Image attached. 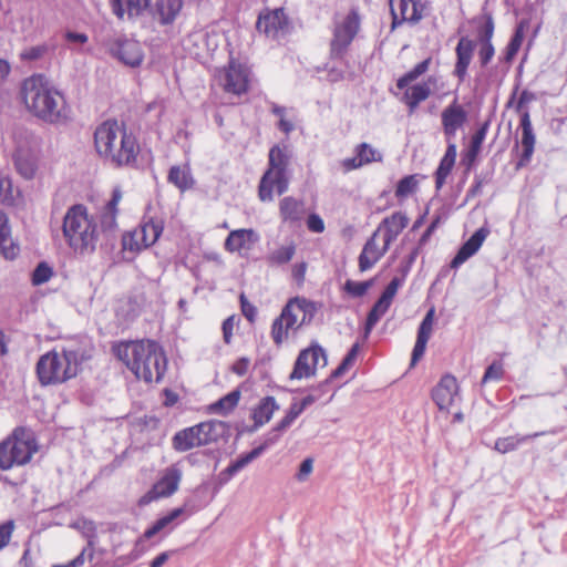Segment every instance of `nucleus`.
Listing matches in <instances>:
<instances>
[{"label": "nucleus", "instance_id": "f257e3e1", "mask_svg": "<svg viewBox=\"0 0 567 567\" xmlns=\"http://www.w3.org/2000/svg\"><path fill=\"white\" fill-rule=\"evenodd\" d=\"M94 150L100 159L113 168L133 167L137 162L140 145L123 123L107 120L94 131Z\"/></svg>", "mask_w": 567, "mask_h": 567}, {"label": "nucleus", "instance_id": "f03ea898", "mask_svg": "<svg viewBox=\"0 0 567 567\" xmlns=\"http://www.w3.org/2000/svg\"><path fill=\"white\" fill-rule=\"evenodd\" d=\"M113 351L137 379L147 383L159 382L167 368L162 347L152 340L125 341L113 347Z\"/></svg>", "mask_w": 567, "mask_h": 567}, {"label": "nucleus", "instance_id": "7ed1b4c3", "mask_svg": "<svg viewBox=\"0 0 567 567\" xmlns=\"http://www.w3.org/2000/svg\"><path fill=\"white\" fill-rule=\"evenodd\" d=\"M21 96L27 109L48 123H61L68 117L64 96L42 74L22 82Z\"/></svg>", "mask_w": 567, "mask_h": 567}, {"label": "nucleus", "instance_id": "20e7f679", "mask_svg": "<svg viewBox=\"0 0 567 567\" xmlns=\"http://www.w3.org/2000/svg\"><path fill=\"white\" fill-rule=\"evenodd\" d=\"M62 234L66 245L75 255H91L96 249L97 225L82 204L68 208L63 217Z\"/></svg>", "mask_w": 567, "mask_h": 567}, {"label": "nucleus", "instance_id": "39448f33", "mask_svg": "<svg viewBox=\"0 0 567 567\" xmlns=\"http://www.w3.org/2000/svg\"><path fill=\"white\" fill-rule=\"evenodd\" d=\"M84 357L78 349L63 348L61 352L53 350L40 357L37 374L42 385L59 384L74 378L80 370Z\"/></svg>", "mask_w": 567, "mask_h": 567}, {"label": "nucleus", "instance_id": "423d86ee", "mask_svg": "<svg viewBox=\"0 0 567 567\" xmlns=\"http://www.w3.org/2000/svg\"><path fill=\"white\" fill-rule=\"evenodd\" d=\"M39 445L34 432L30 427L18 426L0 442V470L9 471L14 466H23L31 462Z\"/></svg>", "mask_w": 567, "mask_h": 567}, {"label": "nucleus", "instance_id": "0eeeda50", "mask_svg": "<svg viewBox=\"0 0 567 567\" xmlns=\"http://www.w3.org/2000/svg\"><path fill=\"white\" fill-rule=\"evenodd\" d=\"M291 158V152L288 146L275 145L269 151V167L262 175L258 195L261 202L274 200V192L278 195L288 189L289 175L288 166Z\"/></svg>", "mask_w": 567, "mask_h": 567}, {"label": "nucleus", "instance_id": "6e6552de", "mask_svg": "<svg viewBox=\"0 0 567 567\" xmlns=\"http://www.w3.org/2000/svg\"><path fill=\"white\" fill-rule=\"evenodd\" d=\"M316 312V303L306 298L296 297L289 300L272 323L271 337L275 343L281 344L288 338L289 331L310 323Z\"/></svg>", "mask_w": 567, "mask_h": 567}, {"label": "nucleus", "instance_id": "1a4fd4ad", "mask_svg": "<svg viewBox=\"0 0 567 567\" xmlns=\"http://www.w3.org/2000/svg\"><path fill=\"white\" fill-rule=\"evenodd\" d=\"M14 151L12 162L17 173L24 179L34 178L41 153V141L27 130H18L14 133Z\"/></svg>", "mask_w": 567, "mask_h": 567}, {"label": "nucleus", "instance_id": "9d476101", "mask_svg": "<svg viewBox=\"0 0 567 567\" xmlns=\"http://www.w3.org/2000/svg\"><path fill=\"white\" fill-rule=\"evenodd\" d=\"M361 28V18L357 9L344 16H336L332 23L330 40V58L343 59Z\"/></svg>", "mask_w": 567, "mask_h": 567}, {"label": "nucleus", "instance_id": "9b49d317", "mask_svg": "<svg viewBox=\"0 0 567 567\" xmlns=\"http://www.w3.org/2000/svg\"><path fill=\"white\" fill-rule=\"evenodd\" d=\"M106 49L113 59L133 69L141 66L145 58L143 44L126 34H117L110 39Z\"/></svg>", "mask_w": 567, "mask_h": 567}, {"label": "nucleus", "instance_id": "f8f14e48", "mask_svg": "<svg viewBox=\"0 0 567 567\" xmlns=\"http://www.w3.org/2000/svg\"><path fill=\"white\" fill-rule=\"evenodd\" d=\"M216 423L203 422L184 429L173 436V447L178 452H186L197 446L206 445L214 441Z\"/></svg>", "mask_w": 567, "mask_h": 567}, {"label": "nucleus", "instance_id": "ddd939ff", "mask_svg": "<svg viewBox=\"0 0 567 567\" xmlns=\"http://www.w3.org/2000/svg\"><path fill=\"white\" fill-rule=\"evenodd\" d=\"M328 363L327 354L319 344L302 350L293 365L289 375L290 380L308 379L316 374L318 367H326Z\"/></svg>", "mask_w": 567, "mask_h": 567}, {"label": "nucleus", "instance_id": "4468645a", "mask_svg": "<svg viewBox=\"0 0 567 567\" xmlns=\"http://www.w3.org/2000/svg\"><path fill=\"white\" fill-rule=\"evenodd\" d=\"M249 80V68L235 60H230L228 66L219 73V82L224 90L235 95H241L247 92Z\"/></svg>", "mask_w": 567, "mask_h": 567}, {"label": "nucleus", "instance_id": "2eb2a0df", "mask_svg": "<svg viewBox=\"0 0 567 567\" xmlns=\"http://www.w3.org/2000/svg\"><path fill=\"white\" fill-rule=\"evenodd\" d=\"M183 477V472L178 465L173 464L166 467L158 481L152 488L143 496L144 503H150L155 499L169 497L175 494L179 487Z\"/></svg>", "mask_w": 567, "mask_h": 567}, {"label": "nucleus", "instance_id": "dca6fc26", "mask_svg": "<svg viewBox=\"0 0 567 567\" xmlns=\"http://www.w3.org/2000/svg\"><path fill=\"white\" fill-rule=\"evenodd\" d=\"M288 27V18L281 8L261 11L256 22L257 31L272 40H278L286 35Z\"/></svg>", "mask_w": 567, "mask_h": 567}, {"label": "nucleus", "instance_id": "f3484780", "mask_svg": "<svg viewBox=\"0 0 567 567\" xmlns=\"http://www.w3.org/2000/svg\"><path fill=\"white\" fill-rule=\"evenodd\" d=\"M404 278L394 277L368 313L364 336L368 337L378 321L389 310L399 288L403 285Z\"/></svg>", "mask_w": 567, "mask_h": 567}, {"label": "nucleus", "instance_id": "a211bd4d", "mask_svg": "<svg viewBox=\"0 0 567 567\" xmlns=\"http://www.w3.org/2000/svg\"><path fill=\"white\" fill-rule=\"evenodd\" d=\"M164 229V220L159 217H150L131 235L128 248L142 250L154 245Z\"/></svg>", "mask_w": 567, "mask_h": 567}, {"label": "nucleus", "instance_id": "6ab92c4d", "mask_svg": "<svg viewBox=\"0 0 567 567\" xmlns=\"http://www.w3.org/2000/svg\"><path fill=\"white\" fill-rule=\"evenodd\" d=\"M392 29L403 22L416 23L423 17V7L416 0H389Z\"/></svg>", "mask_w": 567, "mask_h": 567}, {"label": "nucleus", "instance_id": "aec40b11", "mask_svg": "<svg viewBox=\"0 0 567 567\" xmlns=\"http://www.w3.org/2000/svg\"><path fill=\"white\" fill-rule=\"evenodd\" d=\"M458 395V384L451 374L441 378L432 391V399L441 411L449 412Z\"/></svg>", "mask_w": 567, "mask_h": 567}, {"label": "nucleus", "instance_id": "412c9836", "mask_svg": "<svg viewBox=\"0 0 567 567\" xmlns=\"http://www.w3.org/2000/svg\"><path fill=\"white\" fill-rule=\"evenodd\" d=\"M522 131L520 137V154L516 164L517 168L527 166L533 157L536 144V135L532 125V120L528 111L522 112V118L519 123Z\"/></svg>", "mask_w": 567, "mask_h": 567}, {"label": "nucleus", "instance_id": "4be33fe9", "mask_svg": "<svg viewBox=\"0 0 567 567\" xmlns=\"http://www.w3.org/2000/svg\"><path fill=\"white\" fill-rule=\"evenodd\" d=\"M152 0H109L112 13L121 21H135L150 9Z\"/></svg>", "mask_w": 567, "mask_h": 567}, {"label": "nucleus", "instance_id": "5701e85b", "mask_svg": "<svg viewBox=\"0 0 567 567\" xmlns=\"http://www.w3.org/2000/svg\"><path fill=\"white\" fill-rule=\"evenodd\" d=\"M441 120L446 141H451L455 137L457 130L466 123L467 113L455 100L442 111Z\"/></svg>", "mask_w": 567, "mask_h": 567}, {"label": "nucleus", "instance_id": "b1692460", "mask_svg": "<svg viewBox=\"0 0 567 567\" xmlns=\"http://www.w3.org/2000/svg\"><path fill=\"white\" fill-rule=\"evenodd\" d=\"M378 237V233H373L363 246L358 260L359 270L361 272L371 269L383 257L390 247L385 241H383V245L380 247L377 243Z\"/></svg>", "mask_w": 567, "mask_h": 567}, {"label": "nucleus", "instance_id": "393cba45", "mask_svg": "<svg viewBox=\"0 0 567 567\" xmlns=\"http://www.w3.org/2000/svg\"><path fill=\"white\" fill-rule=\"evenodd\" d=\"M408 224V216L402 212H395L384 218L374 233H378L379 236L382 235V240L386 245H391Z\"/></svg>", "mask_w": 567, "mask_h": 567}, {"label": "nucleus", "instance_id": "a878e982", "mask_svg": "<svg viewBox=\"0 0 567 567\" xmlns=\"http://www.w3.org/2000/svg\"><path fill=\"white\" fill-rule=\"evenodd\" d=\"M434 315L435 310L434 308H431L419 327L416 341L412 351L411 365L416 364L425 352L427 341L433 332Z\"/></svg>", "mask_w": 567, "mask_h": 567}, {"label": "nucleus", "instance_id": "bb28decb", "mask_svg": "<svg viewBox=\"0 0 567 567\" xmlns=\"http://www.w3.org/2000/svg\"><path fill=\"white\" fill-rule=\"evenodd\" d=\"M259 241V235L251 228L236 229L229 233L225 240V249L230 252L249 250Z\"/></svg>", "mask_w": 567, "mask_h": 567}, {"label": "nucleus", "instance_id": "cd10ccee", "mask_svg": "<svg viewBox=\"0 0 567 567\" xmlns=\"http://www.w3.org/2000/svg\"><path fill=\"white\" fill-rule=\"evenodd\" d=\"M487 228H478L460 248L453 260L451 261L452 268H457L464 264L470 257L475 255L488 236Z\"/></svg>", "mask_w": 567, "mask_h": 567}, {"label": "nucleus", "instance_id": "c85d7f7f", "mask_svg": "<svg viewBox=\"0 0 567 567\" xmlns=\"http://www.w3.org/2000/svg\"><path fill=\"white\" fill-rule=\"evenodd\" d=\"M475 42L467 37H462L456 47V63L454 74L463 82L467 75V68L472 61Z\"/></svg>", "mask_w": 567, "mask_h": 567}, {"label": "nucleus", "instance_id": "c756f323", "mask_svg": "<svg viewBox=\"0 0 567 567\" xmlns=\"http://www.w3.org/2000/svg\"><path fill=\"white\" fill-rule=\"evenodd\" d=\"M183 0H156L152 8V16L161 24H171L178 16Z\"/></svg>", "mask_w": 567, "mask_h": 567}, {"label": "nucleus", "instance_id": "7c9ffc66", "mask_svg": "<svg viewBox=\"0 0 567 567\" xmlns=\"http://www.w3.org/2000/svg\"><path fill=\"white\" fill-rule=\"evenodd\" d=\"M436 83L437 79L435 76H429L426 81L412 85L405 91L404 96L411 111L431 95L432 89L436 86Z\"/></svg>", "mask_w": 567, "mask_h": 567}, {"label": "nucleus", "instance_id": "2f4dec72", "mask_svg": "<svg viewBox=\"0 0 567 567\" xmlns=\"http://www.w3.org/2000/svg\"><path fill=\"white\" fill-rule=\"evenodd\" d=\"M277 441V436L268 437L261 445L252 449L250 452L239 456L236 461L231 462L221 474L231 477L251 463L255 458L260 456L262 452Z\"/></svg>", "mask_w": 567, "mask_h": 567}, {"label": "nucleus", "instance_id": "473e14b6", "mask_svg": "<svg viewBox=\"0 0 567 567\" xmlns=\"http://www.w3.org/2000/svg\"><path fill=\"white\" fill-rule=\"evenodd\" d=\"M18 252L19 247L12 240L8 217L0 212V254L6 259H14Z\"/></svg>", "mask_w": 567, "mask_h": 567}, {"label": "nucleus", "instance_id": "72a5a7b5", "mask_svg": "<svg viewBox=\"0 0 567 567\" xmlns=\"http://www.w3.org/2000/svg\"><path fill=\"white\" fill-rule=\"evenodd\" d=\"M279 209L285 221H297L305 213V205L302 200L288 196L280 200Z\"/></svg>", "mask_w": 567, "mask_h": 567}, {"label": "nucleus", "instance_id": "f704fd0d", "mask_svg": "<svg viewBox=\"0 0 567 567\" xmlns=\"http://www.w3.org/2000/svg\"><path fill=\"white\" fill-rule=\"evenodd\" d=\"M545 432H536L527 435H512L506 437H499L495 442V450L499 453H508L516 450L519 445L527 441L544 435Z\"/></svg>", "mask_w": 567, "mask_h": 567}, {"label": "nucleus", "instance_id": "c9c22d12", "mask_svg": "<svg viewBox=\"0 0 567 567\" xmlns=\"http://www.w3.org/2000/svg\"><path fill=\"white\" fill-rule=\"evenodd\" d=\"M167 178L168 182L175 185L181 192L189 189L194 184V179L187 166H172Z\"/></svg>", "mask_w": 567, "mask_h": 567}, {"label": "nucleus", "instance_id": "e433bc0d", "mask_svg": "<svg viewBox=\"0 0 567 567\" xmlns=\"http://www.w3.org/2000/svg\"><path fill=\"white\" fill-rule=\"evenodd\" d=\"M279 409L274 396L264 398L254 410V421L257 425H264L270 421L275 411Z\"/></svg>", "mask_w": 567, "mask_h": 567}, {"label": "nucleus", "instance_id": "4c0bfd02", "mask_svg": "<svg viewBox=\"0 0 567 567\" xmlns=\"http://www.w3.org/2000/svg\"><path fill=\"white\" fill-rule=\"evenodd\" d=\"M184 512L183 507L174 508L172 512H169L167 515L158 518L150 528H147L144 534L143 538L150 539L159 532H162L164 528H166L171 523H173L176 518H178Z\"/></svg>", "mask_w": 567, "mask_h": 567}, {"label": "nucleus", "instance_id": "58836bf2", "mask_svg": "<svg viewBox=\"0 0 567 567\" xmlns=\"http://www.w3.org/2000/svg\"><path fill=\"white\" fill-rule=\"evenodd\" d=\"M296 254V246L293 243L281 246L275 250H272L267 260L270 265H285L289 262Z\"/></svg>", "mask_w": 567, "mask_h": 567}, {"label": "nucleus", "instance_id": "ea45409f", "mask_svg": "<svg viewBox=\"0 0 567 567\" xmlns=\"http://www.w3.org/2000/svg\"><path fill=\"white\" fill-rule=\"evenodd\" d=\"M354 154H357L363 166L373 162L382 161L381 153L368 143H361L357 145L354 148Z\"/></svg>", "mask_w": 567, "mask_h": 567}, {"label": "nucleus", "instance_id": "a19ab883", "mask_svg": "<svg viewBox=\"0 0 567 567\" xmlns=\"http://www.w3.org/2000/svg\"><path fill=\"white\" fill-rule=\"evenodd\" d=\"M430 63L431 59H425L417 63L411 71L398 80L396 86L401 90L406 87L411 82L415 81L429 70Z\"/></svg>", "mask_w": 567, "mask_h": 567}, {"label": "nucleus", "instance_id": "79ce46f5", "mask_svg": "<svg viewBox=\"0 0 567 567\" xmlns=\"http://www.w3.org/2000/svg\"><path fill=\"white\" fill-rule=\"evenodd\" d=\"M374 285V279L365 280V281H354L348 279L344 282L343 290L346 293L353 298L363 297L368 290Z\"/></svg>", "mask_w": 567, "mask_h": 567}, {"label": "nucleus", "instance_id": "37998d69", "mask_svg": "<svg viewBox=\"0 0 567 567\" xmlns=\"http://www.w3.org/2000/svg\"><path fill=\"white\" fill-rule=\"evenodd\" d=\"M419 186V179L416 175H408L399 181L395 188V196L398 198H405L413 194Z\"/></svg>", "mask_w": 567, "mask_h": 567}, {"label": "nucleus", "instance_id": "c03bdc74", "mask_svg": "<svg viewBox=\"0 0 567 567\" xmlns=\"http://www.w3.org/2000/svg\"><path fill=\"white\" fill-rule=\"evenodd\" d=\"M239 398H240L239 391H233V392L228 393L227 395H225L224 398H221L220 400H218L212 406V409L214 411H218V412H221L225 414V413L231 411L238 404Z\"/></svg>", "mask_w": 567, "mask_h": 567}, {"label": "nucleus", "instance_id": "a18cd8bd", "mask_svg": "<svg viewBox=\"0 0 567 567\" xmlns=\"http://www.w3.org/2000/svg\"><path fill=\"white\" fill-rule=\"evenodd\" d=\"M87 537V546L82 549V551L72 559L76 567H82L85 563V558L92 560L94 557V547L96 544V536L94 534L86 535Z\"/></svg>", "mask_w": 567, "mask_h": 567}, {"label": "nucleus", "instance_id": "49530a36", "mask_svg": "<svg viewBox=\"0 0 567 567\" xmlns=\"http://www.w3.org/2000/svg\"><path fill=\"white\" fill-rule=\"evenodd\" d=\"M53 275L52 268L47 262H40L32 272V284L40 286L48 282Z\"/></svg>", "mask_w": 567, "mask_h": 567}, {"label": "nucleus", "instance_id": "de8ad7c7", "mask_svg": "<svg viewBox=\"0 0 567 567\" xmlns=\"http://www.w3.org/2000/svg\"><path fill=\"white\" fill-rule=\"evenodd\" d=\"M302 406H299L298 402H292L287 414L277 424L275 431H282L290 426L292 422L302 413Z\"/></svg>", "mask_w": 567, "mask_h": 567}, {"label": "nucleus", "instance_id": "09e8293b", "mask_svg": "<svg viewBox=\"0 0 567 567\" xmlns=\"http://www.w3.org/2000/svg\"><path fill=\"white\" fill-rule=\"evenodd\" d=\"M454 164L441 159L440 165L435 172V187L437 190H440L443 185L445 184V181L447 176L450 175Z\"/></svg>", "mask_w": 567, "mask_h": 567}, {"label": "nucleus", "instance_id": "8fccbe9b", "mask_svg": "<svg viewBox=\"0 0 567 567\" xmlns=\"http://www.w3.org/2000/svg\"><path fill=\"white\" fill-rule=\"evenodd\" d=\"M503 373H504V369H503L502 363H499V362L492 363L491 365L487 367V369L483 375L482 384H485L489 381L501 380L503 377Z\"/></svg>", "mask_w": 567, "mask_h": 567}, {"label": "nucleus", "instance_id": "3c124183", "mask_svg": "<svg viewBox=\"0 0 567 567\" xmlns=\"http://www.w3.org/2000/svg\"><path fill=\"white\" fill-rule=\"evenodd\" d=\"M522 42H523V34L519 30H517L506 48V53H505L506 61H511L517 54V52L522 45Z\"/></svg>", "mask_w": 567, "mask_h": 567}, {"label": "nucleus", "instance_id": "603ef678", "mask_svg": "<svg viewBox=\"0 0 567 567\" xmlns=\"http://www.w3.org/2000/svg\"><path fill=\"white\" fill-rule=\"evenodd\" d=\"M45 52H47L45 45L30 47V48L24 49L21 52L20 58L22 60L34 61V60L42 58Z\"/></svg>", "mask_w": 567, "mask_h": 567}, {"label": "nucleus", "instance_id": "864d4df0", "mask_svg": "<svg viewBox=\"0 0 567 567\" xmlns=\"http://www.w3.org/2000/svg\"><path fill=\"white\" fill-rule=\"evenodd\" d=\"M13 200L12 184L9 178H0V203L10 204Z\"/></svg>", "mask_w": 567, "mask_h": 567}, {"label": "nucleus", "instance_id": "5fc2aeb1", "mask_svg": "<svg viewBox=\"0 0 567 567\" xmlns=\"http://www.w3.org/2000/svg\"><path fill=\"white\" fill-rule=\"evenodd\" d=\"M495 50L492 42H481L478 52L482 65H486L494 56Z\"/></svg>", "mask_w": 567, "mask_h": 567}, {"label": "nucleus", "instance_id": "6e6d98bb", "mask_svg": "<svg viewBox=\"0 0 567 567\" xmlns=\"http://www.w3.org/2000/svg\"><path fill=\"white\" fill-rule=\"evenodd\" d=\"M13 528H14V525H13V522H11V520L0 525V550L8 545L9 540L11 538Z\"/></svg>", "mask_w": 567, "mask_h": 567}, {"label": "nucleus", "instance_id": "4d7b16f0", "mask_svg": "<svg viewBox=\"0 0 567 567\" xmlns=\"http://www.w3.org/2000/svg\"><path fill=\"white\" fill-rule=\"evenodd\" d=\"M313 470V461L312 458L308 457L303 460L299 466L298 473L296 475L297 480L299 482H305L308 476L311 474Z\"/></svg>", "mask_w": 567, "mask_h": 567}, {"label": "nucleus", "instance_id": "13d9d810", "mask_svg": "<svg viewBox=\"0 0 567 567\" xmlns=\"http://www.w3.org/2000/svg\"><path fill=\"white\" fill-rule=\"evenodd\" d=\"M494 34V22L491 17H488L480 30V42H492V38Z\"/></svg>", "mask_w": 567, "mask_h": 567}, {"label": "nucleus", "instance_id": "bf43d9fd", "mask_svg": "<svg viewBox=\"0 0 567 567\" xmlns=\"http://www.w3.org/2000/svg\"><path fill=\"white\" fill-rule=\"evenodd\" d=\"M307 227L310 231L320 234L324 230L323 219L317 214H311L307 219Z\"/></svg>", "mask_w": 567, "mask_h": 567}, {"label": "nucleus", "instance_id": "052dcab7", "mask_svg": "<svg viewBox=\"0 0 567 567\" xmlns=\"http://www.w3.org/2000/svg\"><path fill=\"white\" fill-rule=\"evenodd\" d=\"M122 198V193L120 189H114L112 199L106 205L107 214L110 215L111 223L115 221V215H116V206L120 203Z\"/></svg>", "mask_w": 567, "mask_h": 567}, {"label": "nucleus", "instance_id": "680f3d73", "mask_svg": "<svg viewBox=\"0 0 567 567\" xmlns=\"http://www.w3.org/2000/svg\"><path fill=\"white\" fill-rule=\"evenodd\" d=\"M534 99H535L534 93H532V92H529L527 90H524L520 93V95L518 97V101L516 103V112L522 115V112L528 111L525 106H526V104L532 102Z\"/></svg>", "mask_w": 567, "mask_h": 567}, {"label": "nucleus", "instance_id": "e2e57ef3", "mask_svg": "<svg viewBox=\"0 0 567 567\" xmlns=\"http://www.w3.org/2000/svg\"><path fill=\"white\" fill-rule=\"evenodd\" d=\"M340 165L344 173H349L363 166L359 161L357 154L353 157L342 159L340 162Z\"/></svg>", "mask_w": 567, "mask_h": 567}, {"label": "nucleus", "instance_id": "0e129e2a", "mask_svg": "<svg viewBox=\"0 0 567 567\" xmlns=\"http://www.w3.org/2000/svg\"><path fill=\"white\" fill-rule=\"evenodd\" d=\"M240 303H241V311L244 313V316L251 322L254 321L255 317H256V313H257V309L251 305L249 303L245 296L241 295L240 296Z\"/></svg>", "mask_w": 567, "mask_h": 567}, {"label": "nucleus", "instance_id": "69168bd1", "mask_svg": "<svg viewBox=\"0 0 567 567\" xmlns=\"http://www.w3.org/2000/svg\"><path fill=\"white\" fill-rule=\"evenodd\" d=\"M249 365L250 360L248 358H240L233 364L231 370L237 375L243 377L247 373Z\"/></svg>", "mask_w": 567, "mask_h": 567}, {"label": "nucleus", "instance_id": "338daca9", "mask_svg": "<svg viewBox=\"0 0 567 567\" xmlns=\"http://www.w3.org/2000/svg\"><path fill=\"white\" fill-rule=\"evenodd\" d=\"M306 271H307V264L305 261L297 264L292 268V278L298 284H302L305 281Z\"/></svg>", "mask_w": 567, "mask_h": 567}, {"label": "nucleus", "instance_id": "774afa93", "mask_svg": "<svg viewBox=\"0 0 567 567\" xmlns=\"http://www.w3.org/2000/svg\"><path fill=\"white\" fill-rule=\"evenodd\" d=\"M144 539L145 538H143V536H142L141 538H138L136 540L134 549L128 555V558H130L131 561H134V560L138 559L144 554V551H145V549L143 547Z\"/></svg>", "mask_w": 567, "mask_h": 567}]
</instances>
